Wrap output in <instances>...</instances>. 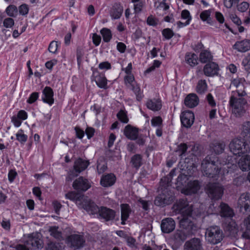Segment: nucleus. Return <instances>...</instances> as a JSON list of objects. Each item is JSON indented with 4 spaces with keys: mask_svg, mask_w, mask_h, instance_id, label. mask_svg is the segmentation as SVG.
Returning <instances> with one entry per match:
<instances>
[{
    "mask_svg": "<svg viewBox=\"0 0 250 250\" xmlns=\"http://www.w3.org/2000/svg\"><path fill=\"white\" fill-rule=\"evenodd\" d=\"M176 226V223L174 220L168 217L163 219L161 221V229L164 233H169L173 231Z\"/></svg>",
    "mask_w": 250,
    "mask_h": 250,
    "instance_id": "13",
    "label": "nucleus"
},
{
    "mask_svg": "<svg viewBox=\"0 0 250 250\" xmlns=\"http://www.w3.org/2000/svg\"><path fill=\"white\" fill-rule=\"evenodd\" d=\"M224 146H225L223 144L218 143L216 144V145H213L211 147L215 153L219 154L223 151Z\"/></svg>",
    "mask_w": 250,
    "mask_h": 250,
    "instance_id": "53",
    "label": "nucleus"
},
{
    "mask_svg": "<svg viewBox=\"0 0 250 250\" xmlns=\"http://www.w3.org/2000/svg\"><path fill=\"white\" fill-rule=\"evenodd\" d=\"M174 237L177 241L184 242L187 238V234L183 230H178L175 233Z\"/></svg>",
    "mask_w": 250,
    "mask_h": 250,
    "instance_id": "44",
    "label": "nucleus"
},
{
    "mask_svg": "<svg viewBox=\"0 0 250 250\" xmlns=\"http://www.w3.org/2000/svg\"><path fill=\"white\" fill-rule=\"evenodd\" d=\"M206 238L208 243L217 244L223 239L222 231L217 226L211 227L207 229Z\"/></svg>",
    "mask_w": 250,
    "mask_h": 250,
    "instance_id": "5",
    "label": "nucleus"
},
{
    "mask_svg": "<svg viewBox=\"0 0 250 250\" xmlns=\"http://www.w3.org/2000/svg\"><path fill=\"white\" fill-rule=\"evenodd\" d=\"M66 198L77 203L78 200V193L76 191H70L65 194Z\"/></svg>",
    "mask_w": 250,
    "mask_h": 250,
    "instance_id": "49",
    "label": "nucleus"
},
{
    "mask_svg": "<svg viewBox=\"0 0 250 250\" xmlns=\"http://www.w3.org/2000/svg\"><path fill=\"white\" fill-rule=\"evenodd\" d=\"M134 3V10L135 13H140L142 8L144 6V1L143 2H136V3Z\"/></svg>",
    "mask_w": 250,
    "mask_h": 250,
    "instance_id": "61",
    "label": "nucleus"
},
{
    "mask_svg": "<svg viewBox=\"0 0 250 250\" xmlns=\"http://www.w3.org/2000/svg\"><path fill=\"white\" fill-rule=\"evenodd\" d=\"M207 89V84L205 80H200L198 82L197 86L196 91L198 93L202 94L204 93Z\"/></svg>",
    "mask_w": 250,
    "mask_h": 250,
    "instance_id": "42",
    "label": "nucleus"
},
{
    "mask_svg": "<svg viewBox=\"0 0 250 250\" xmlns=\"http://www.w3.org/2000/svg\"><path fill=\"white\" fill-rule=\"evenodd\" d=\"M146 22L148 25L154 26L158 24V21L152 16H150L147 18Z\"/></svg>",
    "mask_w": 250,
    "mask_h": 250,
    "instance_id": "60",
    "label": "nucleus"
},
{
    "mask_svg": "<svg viewBox=\"0 0 250 250\" xmlns=\"http://www.w3.org/2000/svg\"><path fill=\"white\" fill-rule=\"evenodd\" d=\"M124 80L126 85L130 88L135 94L137 100L141 101L144 97V95L140 87L135 81L133 75L132 74L126 75L124 78Z\"/></svg>",
    "mask_w": 250,
    "mask_h": 250,
    "instance_id": "6",
    "label": "nucleus"
},
{
    "mask_svg": "<svg viewBox=\"0 0 250 250\" xmlns=\"http://www.w3.org/2000/svg\"><path fill=\"white\" fill-rule=\"evenodd\" d=\"M212 160L210 157H207L202 164V166L206 170L208 171H225L227 168H230L231 164L228 162L227 164L222 165L218 162L216 158H212Z\"/></svg>",
    "mask_w": 250,
    "mask_h": 250,
    "instance_id": "2",
    "label": "nucleus"
},
{
    "mask_svg": "<svg viewBox=\"0 0 250 250\" xmlns=\"http://www.w3.org/2000/svg\"><path fill=\"white\" fill-rule=\"evenodd\" d=\"M222 227L225 231L233 233L237 230V225L233 218L224 219L222 222Z\"/></svg>",
    "mask_w": 250,
    "mask_h": 250,
    "instance_id": "16",
    "label": "nucleus"
},
{
    "mask_svg": "<svg viewBox=\"0 0 250 250\" xmlns=\"http://www.w3.org/2000/svg\"><path fill=\"white\" fill-rule=\"evenodd\" d=\"M26 243L29 248L33 250L39 249L43 247L42 240L41 239L40 234L38 233L30 234Z\"/></svg>",
    "mask_w": 250,
    "mask_h": 250,
    "instance_id": "9",
    "label": "nucleus"
},
{
    "mask_svg": "<svg viewBox=\"0 0 250 250\" xmlns=\"http://www.w3.org/2000/svg\"><path fill=\"white\" fill-rule=\"evenodd\" d=\"M249 7V4L247 2H243L237 6L238 11L241 12H245Z\"/></svg>",
    "mask_w": 250,
    "mask_h": 250,
    "instance_id": "58",
    "label": "nucleus"
},
{
    "mask_svg": "<svg viewBox=\"0 0 250 250\" xmlns=\"http://www.w3.org/2000/svg\"><path fill=\"white\" fill-rule=\"evenodd\" d=\"M176 173H168L167 176L162 177L159 183V189H170L169 187L171 186L172 179L174 176H176Z\"/></svg>",
    "mask_w": 250,
    "mask_h": 250,
    "instance_id": "22",
    "label": "nucleus"
},
{
    "mask_svg": "<svg viewBox=\"0 0 250 250\" xmlns=\"http://www.w3.org/2000/svg\"><path fill=\"white\" fill-rule=\"evenodd\" d=\"M189 176H191V175H189ZM188 175L185 174V173H180L177 178V184L183 186L186 185V184L188 182Z\"/></svg>",
    "mask_w": 250,
    "mask_h": 250,
    "instance_id": "38",
    "label": "nucleus"
},
{
    "mask_svg": "<svg viewBox=\"0 0 250 250\" xmlns=\"http://www.w3.org/2000/svg\"><path fill=\"white\" fill-rule=\"evenodd\" d=\"M131 163L134 167L138 168L142 165V157L138 154L135 155L132 157Z\"/></svg>",
    "mask_w": 250,
    "mask_h": 250,
    "instance_id": "43",
    "label": "nucleus"
},
{
    "mask_svg": "<svg viewBox=\"0 0 250 250\" xmlns=\"http://www.w3.org/2000/svg\"><path fill=\"white\" fill-rule=\"evenodd\" d=\"M124 134L126 138L130 140H135L138 136V130L131 125H127L124 130Z\"/></svg>",
    "mask_w": 250,
    "mask_h": 250,
    "instance_id": "25",
    "label": "nucleus"
},
{
    "mask_svg": "<svg viewBox=\"0 0 250 250\" xmlns=\"http://www.w3.org/2000/svg\"><path fill=\"white\" fill-rule=\"evenodd\" d=\"M238 166L243 171H248L250 170V155L242 154L238 162Z\"/></svg>",
    "mask_w": 250,
    "mask_h": 250,
    "instance_id": "23",
    "label": "nucleus"
},
{
    "mask_svg": "<svg viewBox=\"0 0 250 250\" xmlns=\"http://www.w3.org/2000/svg\"><path fill=\"white\" fill-rule=\"evenodd\" d=\"M181 19L190 24L192 20V16L188 10L184 9L181 11Z\"/></svg>",
    "mask_w": 250,
    "mask_h": 250,
    "instance_id": "41",
    "label": "nucleus"
},
{
    "mask_svg": "<svg viewBox=\"0 0 250 250\" xmlns=\"http://www.w3.org/2000/svg\"><path fill=\"white\" fill-rule=\"evenodd\" d=\"M187 149V146L185 144H182L178 146L177 152L180 156L185 154Z\"/></svg>",
    "mask_w": 250,
    "mask_h": 250,
    "instance_id": "62",
    "label": "nucleus"
},
{
    "mask_svg": "<svg viewBox=\"0 0 250 250\" xmlns=\"http://www.w3.org/2000/svg\"><path fill=\"white\" fill-rule=\"evenodd\" d=\"M230 151L234 155L239 156L248 152V145H245V143L238 139L233 140L229 146Z\"/></svg>",
    "mask_w": 250,
    "mask_h": 250,
    "instance_id": "7",
    "label": "nucleus"
},
{
    "mask_svg": "<svg viewBox=\"0 0 250 250\" xmlns=\"http://www.w3.org/2000/svg\"><path fill=\"white\" fill-rule=\"evenodd\" d=\"M59 43L57 42L52 41L48 46V50L50 52L55 53L57 50Z\"/></svg>",
    "mask_w": 250,
    "mask_h": 250,
    "instance_id": "54",
    "label": "nucleus"
},
{
    "mask_svg": "<svg viewBox=\"0 0 250 250\" xmlns=\"http://www.w3.org/2000/svg\"><path fill=\"white\" fill-rule=\"evenodd\" d=\"M175 199L174 192L170 189H163L155 197L154 203L159 207H165L171 204Z\"/></svg>",
    "mask_w": 250,
    "mask_h": 250,
    "instance_id": "1",
    "label": "nucleus"
},
{
    "mask_svg": "<svg viewBox=\"0 0 250 250\" xmlns=\"http://www.w3.org/2000/svg\"><path fill=\"white\" fill-rule=\"evenodd\" d=\"M155 6L160 10H167L169 8V6L167 5L165 2H156L155 3Z\"/></svg>",
    "mask_w": 250,
    "mask_h": 250,
    "instance_id": "57",
    "label": "nucleus"
},
{
    "mask_svg": "<svg viewBox=\"0 0 250 250\" xmlns=\"http://www.w3.org/2000/svg\"><path fill=\"white\" fill-rule=\"evenodd\" d=\"M194 166L193 163L189 162L188 159L181 161L178 165L180 169L182 171H191Z\"/></svg>",
    "mask_w": 250,
    "mask_h": 250,
    "instance_id": "33",
    "label": "nucleus"
},
{
    "mask_svg": "<svg viewBox=\"0 0 250 250\" xmlns=\"http://www.w3.org/2000/svg\"><path fill=\"white\" fill-rule=\"evenodd\" d=\"M188 206V200L186 199L181 198L174 204L173 208L176 213H178Z\"/></svg>",
    "mask_w": 250,
    "mask_h": 250,
    "instance_id": "30",
    "label": "nucleus"
},
{
    "mask_svg": "<svg viewBox=\"0 0 250 250\" xmlns=\"http://www.w3.org/2000/svg\"><path fill=\"white\" fill-rule=\"evenodd\" d=\"M48 231L50 235L58 240H63L62 233L59 230V227L57 226H51L49 228Z\"/></svg>",
    "mask_w": 250,
    "mask_h": 250,
    "instance_id": "34",
    "label": "nucleus"
},
{
    "mask_svg": "<svg viewBox=\"0 0 250 250\" xmlns=\"http://www.w3.org/2000/svg\"><path fill=\"white\" fill-rule=\"evenodd\" d=\"M180 118L182 124L186 127H190L194 121L193 113L189 110L183 112L181 114Z\"/></svg>",
    "mask_w": 250,
    "mask_h": 250,
    "instance_id": "15",
    "label": "nucleus"
},
{
    "mask_svg": "<svg viewBox=\"0 0 250 250\" xmlns=\"http://www.w3.org/2000/svg\"><path fill=\"white\" fill-rule=\"evenodd\" d=\"M219 215L224 219L233 218L234 216L233 209L227 203L221 202L219 206Z\"/></svg>",
    "mask_w": 250,
    "mask_h": 250,
    "instance_id": "11",
    "label": "nucleus"
},
{
    "mask_svg": "<svg viewBox=\"0 0 250 250\" xmlns=\"http://www.w3.org/2000/svg\"><path fill=\"white\" fill-rule=\"evenodd\" d=\"M100 32L102 35L103 40L105 42H108L110 41L112 37V34L110 29L106 28H104L101 29Z\"/></svg>",
    "mask_w": 250,
    "mask_h": 250,
    "instance_id": "40",
    "label": "nucleus"
},
{
    "mask_svg": "<svg viewBox=\"0 0 250 250\" xmlns=\"http://www.w3.org/2000/svg\"><path fill=\"white\" fill-rule=\"evenodd\" d=\"M229 104L232 112L236 116H240L243 114L248 106L246 100L240 97L231 96L229 100Z\"/></svg>",
    "mask_w": 250,
    "mask_h": 250,
    "instance_id": "3",
    "label": "nucleus"
},
{
    "mask_svg": "<svg viewBox=\"0 0 250 250\" xmlns=\"http://www.w3.org/2000/svg\"><path fill=\"white\" fill-rule=\"evenodd\" d=\"M233 48L239 52H246L250 49V40H244L237 42L233 45Z\"/></svg>",
    "mask_w": 250,
    "mask_h": 250,
    "instance_id": "26",
    "label": "nucleus"
},
{
    "mask_svg": "<svg viewBox=\"0 0 250 250\" xmlns=\"http://www.w3.org/2000/svg\"><path fill=\"white\" fill-rule=\"evenodd\" d=\"M193 212L192 206H188L178 213L181 215L182 218L191 219Z\"/></svg>",
    "mask_w": 250,
    "mask_h": 250,
    "instance_id": "37",
    "label": "nucleus"
},
{
    "mask_svg": "<svg viewBox=\"0 0 250 250\" xmlns=\"http://www.w3.org/2000/svg\"><path fill=\"white\" fill-rule=\"evenodd\" d=\"M131 210L129 205L127 204H123L121 206V219L122 224L124 225L125 222L128 219L129 215L131 213Z\"/></svg>",
    "mask_w": 250,
    "mask_h": 250,
    "instance_id": "27",
    "label": "nucleus"
},
{
    "mask_svg": "<svg viewBox=\"0 0 250 250\" xmlns=\"http://www.w3.org/2000/svg\"><path fill=\"white\" fill-rule=\"evenodd\" d=\"M3 24L6 28H11L14 24V21L11 18H7L4 20Z\"/></svg>",
    "mask_w": 250,
    "mask_h": 250,
    "instance_id": "56",
    "label": "nucleus"
},
{
    "mask_svg": "<svg viewBox=\"0 0 250 250\" xmlns=\"http://www.w3.org/2000/svg\"><path fill=\"white\" fill-rule=\"evenodd\" d=\"M205 190L212 200H218L223 196L224 188L218 182H209L206 185Z\"/></svg>",
    "mask_w": 250,
    "mask_h": 250,
    "instance_id": "4",
    "label": "nucleus"
},
{
    "mask_svg": "<svg viewBox=\"0 0 250 250\" xmlns=\"http://www.w3.org/2000/svg\"><path fill=\"white\" fill-rule=\"evenodd\" d=\"M118 119L123 123H127L128 122V119L126 113L124 110H120L117 114Z\"/></svg>",
    "mask_w": 250,
    "mask_h": 250,
    "instance_id": "50",
    "label": "nucleus"
},
{
    "mask_svg": "<svg viewBox=\"0 0 250 250\" xmlns=\"http://www.w3.org/2000/svg\"><path fill=\"white\" fill-rule=\"evenodd\" d=\"M6 12L9 17H15L18 13V9L16 6L11 5L7 7Z\"/></svg>",
    "mask_w": 250,
    "mask_h": 250,
    "instance_id": "46",
    "label": "nucleus"
},
{
    "mask_svg": "<svg viewBox=\"0 0 250 250\" xmlns=\"http://www.w3.org/2000/svg\"><path fill=\"white\" fill-rule=\"evenodd\" d=\"M39 95V94L38 92H35L32 93L28 99L27 101V103L30 104H33L38 99Z\"/></svg>",
    "mask_w": 250,
    "mask_h": 250,
    "instance_id": "59",
    "label": "nucleus"
},
{
    "mask_svg": "<svg viewBox=\"0 0 250 250\" xmlns=\"http://www.w3.org/2000/svg\"><path fill=\"white\" fill-rule=\"evenodd\" d=\"M46 250H62V248L59 243L50 242L48 244Z\"/></svg>",
    "mask_w": 250,
    "mask_h": 250,
    "instance_id": "52",
    "label": "nucleus"
},
{
    "mask_svg": "<svg viewBox=\"0 0 250 250\" xmlns=\"http://www.w3.org/2000/svg\"><path fill=\"white\" fill-rule=\"evenodd\" d=\"M246 84V82L244 78H236L232 81L231 85H233L236 87H244Z\"/></svg>",
    "mask_w": 250,
    "mask_h": 250,
    "instance_id": "45",
    "label": "nucleus"
},
{
    "mask_svg": "<svg viewBox=\"0 0 250 250\" xmlns=\"http://www.w3.org/2000/svg\"><path fill=\"white\" fill-rule=\"evenodd\" d=\"M179 225L180 228L189 232L196 229L195 224L190 218H181L179 221Z\"/></svg>",
    "mask_w": 250,
    "mask_h": 250,
    "instance_id": "24",
    "label": "nucleus"
},
{
    "mask_svg": "<svg viewBox=\"0 0 250 250\" xmlns=\"http://www.w3.org/2000/svg\"><path fill=\"white\" fill-rule=\"evenodd\" d=\"M211 10H204L201 13L200 18L203 21H206L207 23L210 24L211 22Z\"/></svg>",
    "mask_w": 250,
    "mask_h": 250,
    "instance_id": "36",
    "label": "nucleus"
},
{
    "mask_svg": "<svg viewBox=\"0 0 250 250\" xmlns=\"http://www.w3.org/2000/svg\"><path fill=\"white\" fill-rule=\"evenodd\" d=\"M123 9L120 7H114L110 12V16L113 19H118L123 13Z\"/></svg>",
    "mask_w": 250,
    "mask_h": 250,
    "instance_id": "39",
    "label": "nucleus"
},
{
    "mask_svg": "<svg viewBox=\"0 0 250 250\" xmlns=\"http://www.w3.org/2000/svg\"><path fill=\"white\" fill-rule=\"evenodd\" d=\"M238 206L241 212L243 213L250 212V193H243L241 194L238 200Z\"/></svg>",
    "mask_w": 250,
    "mask_h": 250,
    "instance_id": "10",
    "label": "nucleus"
},
{
    "mask_svg": "<svg viewBox=\"0 0 250 250\" xmlns=\"http://www.w3.org/2000/svg\"><path fill=\"white\" fill-rule=\"evenodd\" d=\"M162 123V119L160 117H155L151 120V125L153 126H159Z\"/></svg>",
    "mask_w": 250,
    "mask_h": 250,
    "instance_id": "63",
    "label": "nucleus"
},
{
    "mask_svg": "<svg viewBox=\"0 0 250 250\" xmlns=\"http://www.w3.org/2000/svg\"><path fill=\"white\" fill-rule=\"evenodd\" d=\"M242 64L245 69L249 73H250V56H247L243 60Z\"/></svg>",
    "mask_w": 250,
    "mask_h": 250,
    "instance_id": "51",
    "label": "nucleus"
},
{
    "mask_svg": "<svg viewBox=\"0 0 250 250\" xmlns=\"http://www.w3.org/2000/svg\"><path fill=\"white\" fill-rule=\"evenodd\" d=\"M66 243L67 245L71 247L74 248L75 250L78 248V235L76 234L71 235L66 239Z\"/></svg>",
    "mask_w": 250,
    "mask_h": 250,
    "instance_id": "35",
    "label": "nucleus"
},
{
    "mask_svg": "<svg viewBox=\"0 0 250 250\" xmlns=\"http://www.w3.org/2000/svg\"><path fill=\"white\" fill-rule=\"evenodd\" d=\"M185 61L191 66H194L198 64V57L194 53H188L185 56Z\"/></svg>",
    "mask_w": 250,
    "mask_h": 250,
    "instance_id": "32",
    "label": "nucleus"
},
{
    "mask_svg": "<svg viewBox=\"0 0 250 250\" xmlns=\"http://www.w3.org/2000/svg\"><path fill=\"white\" fill-rule=\"evenodd\" d=\"M219 67L218 65L213 62L208 63L204 67V73L208 77H212L218 74Z\"/></svg>",
    "mask_w": 250,
    "mask_h": 250,
    "instance_id": "20",
    "label": "nucleus"
},
{
    "mask_svg": "<svg viewBox=\"0 0 250 250\" xmlns=\"http://www.w3.org/2000/svg\"><path fill=\"white\" fill-rule=\"evenodd\" d=\"M102 176L100 180V184L104 187H109L113 185L116 180V177L114 173H107Z\"/></svg>",
    "mask_w": 250,
    "mask_h": 250,
    "instance_id": "19",
    "label": "nucleus"
},
{
    "mask_svg": "<svg viewBox=\"0 0 250 250\" xmlns=\"http://www.w3.org/2000/svg\"><path fill=\"white\" fill-rule=\"evenodd\" d=\"M16 136L17 140L22 144L26 142L28 138L27 136L23 133V131L22 129H20Z\"/></svg>",
    "mask_w": 250,
    "mask_h": 250,
    "instance_id": "48",
    "label": "nucleus"
},
{
    "mask_svg": "<svg viewBox=\"0 0 250 250\" xmlns=\"http://www.w3.org/2000/svg\"><path fill=\"white\" fill-rule=\"evenodd\" d=\"M198 103L199 99L195 94H189L185 99V105L189 108H192L197 106Z\"/></svg>",
    "mask_w": 250,
    "mask_h": 250,
    "instance_id": "29",
    "label": "nucleus"
},
{
    "mask_svg": "<svg viewBox=\"0 0 250 250\" xmlns=\"http://www.w3.org/2000/svg\"><path fill=\"white\" fill-rule=\"evenodd\" d=\"M93 80L97 86L101 88L105 89L107 87V80L104 74H101L97 71L93 72Z\"/></svg>",
    "mask_w": 250,
    "mask_h": 250,
    "instance_id": "18",
    "label": "nucleus"
},
{
    "mask_svg": "<svg viewBox=\"0 0 250 250\" xmlns=\"http://www.w3.org/2000/svg\"><path fill=\"white\" fill-rule=\"evenodd\" d=\"M212 59V56L209 52L204 51L200 55V60L202 62H206Z\"/></svg>",
    "mask_w": 250,
    "mask_h": 250,
    "instance_id": "47",
    "label": "nucleus"
},
{
    "mask_svg": "<svg viewBox=\"0 0 250 250\" xmlns=\"http://www.w3.org/2000/svg\"><path fill=\"white\" fill-rule=\"evenodd\" d=\"M53 95L54 93L52 88L50 87L46 86L42 91V100L43 102L51 105L54 102Z\"/></svg>",
    "mask_w": 250,
    "mask_h": 250,
    "instance_id": "21",
    "label": "nucleus"
},
{
    "mask_svg": "<svg viewBox=\"0 0 250 250\" xmlns=\"http://www.w3.org/2000/svg\"><path fill=\"white\" fill-rule=\"evenodd\" d=\"M19 10L21 15H26L29 12L28 6L26 4H22L19 7Z\"/></svg>",
    "mask_w": 250,
    "mask_h": 250,
    "instance_id": "55",
    "label": "nucleus"
},
{
    "mask_svg": "<svg viewBox=\"0 0 250 250\" xmlns=\"http://www.w3.org/2000/svg\"><path fill=\"white\" fill-rule=\"evenodd\" d=\"M201 188V184L197 180L189 181L182 189L181 192L186 195H191L198 192Z\"/></svg>",
    "mask_w": 250,
    "mask_h": 250,
    "instance_id": "8",
    "label": "nucleus"
},
{
    "mask_svg": "<svg viewBox=\"0 0 250 250\" xmlns=\"http://www.w3.org/2000/svg\"><path fill=\"white\" fill-rule=\"evenodd\" d=\"M91 187L90 182L87 179L79 176V202L82 197L81 191H85Z\"/></svg>",
    "mask_w": 250,
    "mask_h": 250,
    "instance_id": "28",
    "label": "nucleus"
},
{
    "mask_svg": "<svg viewBox=\"0 0 250 250\" xmlns=\"http://www.w3.org/2000/svg\"><path fill=\"white\" fill-rule=\"evenodd\" d=\"M83 208L89 213L92 215L98 214L100 208L90 199L84 202Z\"/></svg>",
    "mask_w": 250,
    "mask_h": 250,
    "instance_id": "17",
    "label": "nucleus"
},
{
    "mask_svg": "<svg viewBox=\"0 0 250 250\" xmlns=\"http://www.w3.org/2000/svg\"><path fill=\"white\" fill-rule=\"evenodd\" d=\"M148 108L153 111H158L162 107L161 101L160 99L149 100L146 103Z\"/></svg>",
    "mask_w": 250,
    "mask_h": 250,
    "instance_id": "31",
    "label": "nucleus"
},
{
    "mask_svg": "<svg viewBox=\"0 0 250 250\" xmlns=\"http://www.w3.org/2000/svg\"><path fill=\"white\" fill-rule=\"evenodd\" d=\"M162 33L163 35L167 39H170L173 35L172 31L169 28L164 29Z\"/></svg>",
    "mask_w": 250,
    "mask_h": 250,
    "instance_id": "64",
    "label": "nucleus"
},
{
    "mask_svg": "<svg viewBox=\"0 0 250 250\" xmlns=\"http://www.w3.org/2000/svg\"><path fill=\"white\" fill-rule=\"evenodd\" d=\"M184 250H203L201 240L198 238H193L186 242Z\"/></svg>",
    "mask_w": 250,
    "mask_h": 250,
    "instance_id": "14",
    "label": "nucleus"
},
{
    "mask_svg": "<svg viewBox=\"0 0 250 250\" xmlns=\"http://www.w3.org/2000/svg\"><path fill=\"white\" fill-rule=\"evenodd\" d=\"M116 212L114 210L106 207H101L98 213L99 218L103 219L105 221H109L114 219Z\"/></svg>",
    "mask_w": 250,
    "mask_h": 250,
    "instance_id": "12",
    "label": "nucleus"
}]
</instances>
